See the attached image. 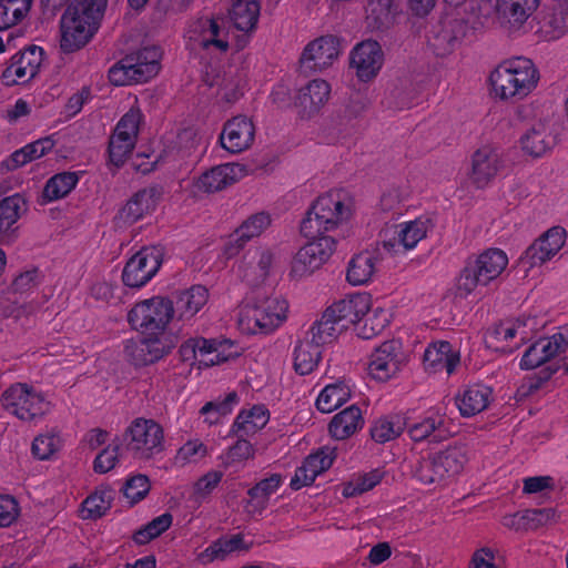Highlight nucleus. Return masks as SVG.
<instances>
[{"instance_id":"obj_22","label":"nucleus","mask_w":568,"mask_h":568,"mask_svg":"<svg viewBox=\"0 0 568 568\" xmlns=\"http://www.w3.org/2000/svg\"><path fill=\"white\" fill-rule=\"evenodd\" d=\"M503 168L498 150L491 145L479 148L471 156L470 180L477 189L487 186Z\"/></svg>"},{"instance_id":"obj_57","label":"nucleus","mask_w":568,"mask_h":568,"mask_svg":"<svg viewBox=\"0 0 568 568\" xmlns=\"http://www.w3.org/2000/svg\"><path fill=\"white\" fill-rule=\"evenodd\" d=\"M33 77L21 67L19 61H16L14 55L10 59V62L1 73V81L7 87L26 83Z\"/></svg>"},{"instance_id":"obj_63","label":"nucleus","mask_w":568,"mask_h":568,"mask_svg":"<svg viewBox=\"0 0 568 568\" xmlns=\"http://www.w3.org/2000/svg\"><path fill=\"white\" fill-rule=\"evenodd\" d=\"M143 114L140 111V109L131 108L126 113H124L119 122L116 123V126H119V130L126 131L130 135H135V139L138 140L140 126L143 122Z\"/></svg>"},{"instance_id":"obj_53","label":"nucleus","mask_w":568,"mask_h":568,"mask_svg":"<svg viewBox=\"0 0 568 568\" xmlns=\"http://www.w3.org/2000/svg\"><path fill=\"white\" fill-rule=\"evenodd\" d=\"M13 55L16 61H19L29 75H32L33 78L37 75L43 59V49L41 47L31 45Z\"/></svg>"},{"instance_id":"obj_16","label":"nucleus","mask_w":568,"mask_h":568,"mask_svg":"<svg viewBox=\"0 0 568 568\" xmlns=\"http://www.w3.org/2000/svg\"><path fill=\"white\" fill-rule=\"evenodd\" d=\"M433 227L434 223L428 216H419L412 221L402 222L396 225L393 237L383 240V248L392 255L410 251L427 236Z\"/></svg>"},{"instance_id":"obj_11","label":"nucleus","mask_w":568,"mask_h":568,"mask_svg":"<svg viewBox=\"0 0 568 568\" xmlns=\"http://www.w3.org/2000/svg\"><path fill=\"white\" fill-rule=\"evenodd\" d=\"M163 262V252L158 246H144L132 255L122 271V283L130 288L145 286L159 272Z\"/></svg>"},{"instance_id":"obj_52","label":"nucleus","mask_w":568,"mask_h":568,"mask_svg":"<svg viewBox=\"0 0 568 568\" xmlns=\"http://www.w3.org/2000/svg\"><path fill=\"white\" fill-rule=\"evenodd\" d=\"M545 363L564 353L568 346V338L560 332L537 341Z\"/></svg>"},{"instance_id":"obj_4","label":"nucleus","mask_w":568,"mask_h":568,"mask_svg":"<svg viewBox=\"0 0 568 568\" xmlns=\"http://www.w3.org/2000/svg\"><path fill=\"white\" fill-rule=\"evenodd\" d=\"M467 462L466 448L450 445L427 457H422L414 466L413 475L424 485L442 484L458 476Z\"/></svg>"},{"instance_id":"obj_30","label":"nucleus","mask_w":568,"mask_h":568,"mask_svg":"<svg viewBox=\"0 0 568 568\" xmlns=\"http://www.w3.org/2000/svg\"><path fill=\"white\" fill-rule=\"evenodd\" d=\"M194 341L199 353V368L219 365L237 355L236 351H231L234 345L230 339L195 337Z\"/></svg>"},{"instance_id":"obj_29","label":"nucleus","mask_w":568,"mask_h":568,"mask_svg":"<svg viewBox=\"0 0 568 568\" xmlns=\"http://www.w3.org/2000/svg\"><path fill=\"white\" fill-rule=\"evenodd\" d=\"M243 174L244 166L241 164H220L203 172L196 181V187L206 193L217 192L239 181Z\"/></svg>"},{"instance_id":"obj_59","label":"nucleus","mask_w":568,"mask_h":568,"mask_svg":"<svg viewBox=\"0 0 568 568\" xmlns=\"http://www.w3.org/2000/svg\"><path fill=\"white\" fill-rule=\"evenodd\" d=\"M334 459L335 452L326 447L320 448L305 458L307 465L317 476L327 470L333 465Z\"/></svg>"},{"instance_id":"obj_24","label":"nucleus","mask_w":568,"mask_h":568,"mask_svg":"<svg viewBox=\"0 0 568 568\" xmlns=\"http://www.w3.org/2000/svg\"><path fill=\"white\" fill-rule=\"evenodd\" d=\"M337 324L344 329L361 322L371 310V295L356 293L346 296L327 307Z\"/></svg>"},{"instance_id":"obj_12","label":"nucleus","mask_w":568,"mask_h":568,"mask_svg":"<svg viewBox=\"0 0 568 568\" xmlns=\"http://www.w3.org/2000/svg\"><path fill=\"white\" fill-rule=\"evenodd\" d=\"M178 344V337L141 335L123 342L125 358L134 366L142 367L159 362L169 355Z\"/></svg>"},{"instance_id":"obj_18","label":"nucleus","mask_w":568,"mask_h":568,"mask_svg":"<svg viewBox=\"0 0 568 568\" xmlns=\"http://www.w3.org/2000/svg\"><path fill=\"white\" fill-rule=\"evenodd\" d=\"M351 67L355 69L361 81L374 79L384 63V53L381 44L375 40H365L357 43L349 54Z\"/></svg>"},{"instance_id":"obj_9","label":"nucleus","mask_w":568,"mask_h":568,"mask_svg":"<svg viewBox=\"0 0 568 568\" xmlns=\"http://www.w3.org/2000/svg\"><path fill=\"white\" fill-rule=\"evenodd\" d=\"M187 39L193 51L222 54L229 50V30L220 17H201L187 29Z\"/></svg>"},{"instance_id":"obj_19","label":"nucleus","mask_w":568,"mask_h":568,"mask_svg":"<svg viewBox=\"0 0 568 568\" xmlns=\"http://www.w3.org/2000/svg\"><path fill=\"white\" fill-rule=\"evenodd\" d=\"M255 138L253 121L246 115H236L227 120L219 136L221 146L232 154L247 150Z\"/></svg>"},{"instance_id":"obj_17","label":"nucleus","mask_w":568,"mask_h":568,"mask_svg":"<svg viewBox=\"0 0 568 568\" xmlns=\"http://www.w3.org/2000/svg\"><path fill=\"white\" fill-rule=\"evenodd\" d=\"M339 54V40L328 34L308 42L300 57L301 68L306 71H323L331 67Z\"/></svg>"},{"instance_id":"obj_51","label":"nucleus","mask_w":568,"mask_h":568,"mask_svg":"<svg viewBox=\"0 0 568 568\" xmlns=\"http://www.w3.org/2000/svg\"><path fill=\"white\" fill-rule=\"evenodd\" d=\"M149 477L138 474L128 478L122 487L124 497L133 505L145 498L150 491Z\"/></svg>"},{"instance_id":"obj_31","label":"nucleus","mask_w":568,"mask_h":568,"mask_svg":"<svg viewBox=\"0 0 568 568\" xmlns=\"http://www.w3.org/2000/svg\"><path fill=\"white\" fill-rule=\"evenodd\" d=\"M250 546L242 534L220 537L196 555V561L206 566L216 560H225L233 552L246 551Z\"/></svg>"},{"instance_id":"obj_35","label":"nucleus","mask_w":568,"mask_h":568,"mask_svg":"<svg viewBox=\"0 0 568 568\" xmlns=\"http://www.w3.org/2000/svg\"><path fill=\"white\" fill-rule=\"evenodd\" d=\"M83 171H62L49 178L42 190L44 203H51L67 197L79 184Z\"/></svg>"},{"instance_id":"obj_15","label":"nucleus","mask_w":568,"mask_h":568,"mask_svg":"<svg viewBox=\"0 0 568 568\" xmlns=\"http://www.w3.org/2000/svg\"><path fill=\"white\" fill-rule=\"evenodd\" d=\"M100 21L71 10L69 7L61 19V42L63 52L70 53L84 47L98 31Z\"/></svg>"},{"instance_id":"obj_41","label":"nucleus","mask_w":568,"mask_h":568,"mask_svg":"<svg viewBox=\"0 0 568 568\" xmlns=\"http://www.w3.org/2000/svg\"><path fill=\"white\" fill-rule=\"evenodd\" d=\"M260 10L258 0H234L230 18L237 30L251 32L256 28Z\"/></svg>"},{"instance_id":"obj_37","label":"nucleus","mask_w":568,"mask_h":568,"mask_svg":"<svg viewBox=\"0 0 568 568\" xmlns=\"http://www.w3.org/2000/svg\"><path fill=\"white\" fill-rule=\"evenodd\" d=\"M540 0H497L496 10L500 19L511 27H521L538 8Z\"/></svg>"},{"instance_id":"obj_13","label":"nucleus","mask_w":568,"mask_h":568,"mask_svg":"<svg viewBox=\"0 0 568 568\" xmlns=\"http://www.w3.org/2000/svg\"><path fill=\"white\" fill-rule=\"evenodd\" d=\"M302 246L292 261L291 275L302 277L313 273L328 261L336 248V241L328 235H315Z\"/></svg>"},{"instance_id":"obj_25","label":"nucleus","mask_w":568,"mask_h":568,"mask_svg":"<svg viewBox=\"0 0 568 568\" xmlns=\"http://www.w3.org/2000/svg\"><path fill=\"white\" fill-rule=\"evenodd\" d=\"M271 216L266 212H258L248 216L230 235L224 247V254L230 258L235 256L247 242L260 236L270 225Z\"/></svg>"},{"instance_id":"obj_61","label":"nucleus","mask_w":568,"mask_h":568,"mask_svg":"<svg viewBox=\"0 0 568 568\" xmlns=\"http://www.w3.org/2000/svg\"><path fill=\"white\" fill-rule=\"evenodd\" d=\"M119 458V446L103 448L93 460V469L98 474H105L114 468Z\"/></svg>"},{"instance_id":"obj_56","label":"nucleus","mask_w":568,"mask_h":568,"mask_svg":"<svg viewBox=\"0 0 568 568\" xmlns=\"http://www.w3.org/2000/svg\"><path fill=\"white\" fill-rule=\"evenodd\" d=\"M58 442L59 440L55 435H38L32 442L31 453L38 459H48L57 452Z\"/></svg>"},{"instance_id":"obj_49","label":"nucleus","mask_w":568,"mask_h":568,"mask_svg":"<svg viewBox=\"0 0 568 568\" xmlns=\"http://www.w3.org/2000/svg\"><path fill=\"white\" fill-rule=\"evenodd\" d=\"M237 400V394L231 392L223 399L205 403L200 409V414L204 416V420L210 425L216 424L221 417L231 414Z\"/></svg>"},{"instance_id":"obj_1","label":"nucleus","mask_w":568,"mask_h":568,"mask_svg":"<svg viewBox=\"0 0 568 568\" xmlns=\"http://www.w3.org/2000/svg\"><path fill=\"white\" fill-rule=\"evenodd\" d=\"M538 80L537 68L530 59L524 57L501 62L489 75L493 91L501 100L528 95Z\"/></svg>"},{"instance_id":"obj_7","label":"nucleus","mask_w":568,"mask_h":568,"mask_svg":"<svg viewBox=\"0 0 568 568\" xmlns=\"http://www.w3.org/2000/svg\"><path fill=\"white\" fill-rule=\"evenodd\" d=\"M161 49L156 45L143 47L119 62L110 70V80L116 85L131 82H146L160 71Z\"/></svg>"},{"instance_id":"obj_32","label":"nucleus","mask_w":568,"mask_h":568,"mask_svg":"<svg viewBox=\"0 0 568 568\" xmlns=\"http://www.w3.org/2000/svg\"><path fill=\"white\" fill-rule=\"evenodd\" d=\"M556 135L542 122L534 124L520 138L524 153L532 158H541L556 145Z\"/></svg>"},{"instance_id":"obj_39","label":"nucleus","mask_w":568,"mask_h":568,"mask_svg":"<svg viewBox=\"0 0 568 568\" xmlns=\"http://www.w3.org/2000/svg\"><path fill=\"white\" fill-rule=\"evenodd\" d=\"M270 420V412L263 404L252 406L250 409H243L233 422L232 429L239 436H247L264 428Z\"/></svg>"},{"instance_id":"obj_34","label":"nucleus","mask_w":568,"mask_h":568,"mask_svg":"<svg viewBox=\"0 0 568 568\" xmlns=\"http://www.w3.org/2000/svg\"><path fill=\"white\" fill-rule=\"evenodd\" d=\"M283 480L281 474H271L252 486L247 490L248 499L245 505L247 511L262 515L268 506L271 496L280 489Z\"/></svg>"},{"instance_id":"obj_5","label":"nucleus","mask_w":568,"mask_h":568,"mask_svg":"<svg viewBox=\"0 0 568 568\" xmlns=\"http://www.w3.org/2000/svg\"><path fill=\"white\" fill-rule=\"evenodd\" d=\"M349 215L338 192H328L318 196L301 222V234L305 237L324 235L335 230Z\"/></svg>"},{"instance_id":"obj_33","label":"nucleus","mask_w":568,"mask_h":568,"mask_svg":"<svg viewBox=\"0 0 568 568\" xmlns=\"http://www.w3.org/2000/svg\"><path fill=\"white\" fill-rule=\"evenodd\" d=\"M364 424L362 409L351 405L333 416L328 424V433L334 439L344 440L361 430Z\"/></svg>"},{"instance_id":"obj_26","label":"nucleus","mask_w":568,"mask_h":568,"mask_svg":"<svg viewBox=\"0 0 568 568\" xmlns=\"http://www.w3.org/2000/svg\"><path fill=\"white\" fill-rule=\"evenodd\" d=\"M162 196V187L152 185L135 192L120 210L119 217L124 224H134L153 211Z\"/></svg>"},{"instance_id":"obj_40","label":"nucleus","mask_w":568,"mask_h":568,"mask_svg":"<svg viewBox=\"0 0 568 568\" xmlns=\"http://www.w3.org/2000/svg\"><path fill=\"white\" fill-rule=\"evenodd\" d=\"M115 491L106 485L95 488L83 501L81 507V517L83 519H99L103 517L111 508Z\"/></svg>"},{"instance_id":"obj_43","label":"nucleus","mask_w":568,"mask_h":568,"mask_svg":"<svg viewBox=\"0 0 568 568\" xmlns=\"http://www.w3.org/2000/svg\"><path fill=\"white\" fill-rule=\"evenodd\" d=\"M209 291L203 285H193L183 291L176 301V308L182 320H189L207 303Z\"/></svg>"},{"instance_id":"obj_47","label":"nucleus","mask_w":568,"mask_h":568,"mask_svg":"<svg viewBox=\"0 0 568 568\" xmlns=\"http://www.w3.org/2000/svg\"><path fill=\"white\" fill-rule=\"evenodd\" d=\"M32 0H0V31L18 24L29 12Z\"/></svg>"},{"instance_id":"obj_42","label":"nucleus","mask_w":568,"mask_h":568,"mask_svg":"<svg viewBox=\"0 0 568 568\" xmlns=\"http://www.w3.org/2000/svg\"><path fill=\"white\" fill-rule=\"evenodd\" d=\"M343 331L344 328L337 324L334 315L326 308L321 318L312 324L307 336L323 348V346L333 343Z\"/></svg>"},{"instance_id":"obj_10","label":"nucleus","mask_w":568,"mask_h":568,"mask_svg":"<svg viewBox=\"0 0 568 568\" xmlns=\"http://www.w3.org/2000/svg\"><path fill=\"white\" fill-rule=\"evenodd\" d=\"M1 403L8 413L24 422L41 417L49 409L43 394L26 383L9 386L1 395Z\"/></svg>"},{"instance_id":"obj_2","label":"nucleus","mask_w":568,"mask_h":568,"mask_svg":"<svg viewBox=\"0 0 568 568\" xmlns=\"http://www.w3.org/2000/svg\"><path fill=\"white\" fill-rule=\"evenodd\" d=\"M508 265V256L500 248H487L476 256H469L457 277V290L469 296L478 287L488 286L497 280Z\"/></svg>"},{"instance_id":"obj_48","label":"nucleus","mask_w":568,"mask_h":568,"mask_svg":"<svg viewBox=\"0 0 568 568\" xmlns=\"http://www.w3.org/2000/svg\"><path fill=\"white\" fill-rule=\"evenodd\" d=\"M253 455L254 449L252 444L246 439L240 438L224 450L219 458L225 469L233 468L234 470H239Z\"/></svg>"},{"instance_id":"obj_38","label":"nucleus","mask_w":568,"mask_h":568,"mask_svg":"<svg viewBox=\"0 0 568 568\" xmlns=\"http://www.w3.org/2000/svg\"><path fill=\"white\" fill-rule=\"evenodd\" d=\"M322 349L308 336L298 341L293 349L294 371L302 376L313 373L322 359Z\"/></svg>"},{"instance_id":"obj_54","label":"nucleus","mask_w":568,"mask_h":568,"mask_svg":"<svg viewBox=\"0 0 568 568\" xmlns=\"http://www.w3.org/2000/svg\"><path fill=\"white\" fill-rule=\"evenodd\" d=\"M389 324V316L386 311L377 308L365 321L364 327L358 334L364 339H369L382 333Z\"/></svg>"},{"instance_id":"obj_46","label":"nucleus","mask_w":568,"mask_h":568,"mask_svg":"<svg viewBox=\"0 0 568 568\" xmlns=\"http://www.w3.org/2000/svg\"><path fill=\"white\" fill-rule=\"evenodd\" d=\"M27 210L22 195L16 193L0 201V234L9 231Z\"/></svg>"},{"instance_id":"obj_62","label":"nucleus","mask_w":568,"mask_h":568,"mask_svg":"<svg viewBox=\"0 0 568 568\" xmlns=\"http://www.w3.org/2000/svg\"><path fill=\"white\" fill-rule=\"evenodd\" d=\"M223 474L219 470H211L204 474L194 485V493L197 498L207 497L221 483Z\"/></svg>"},{"instance_id":"obj_21","label":"nucleus","mask_w":568,"mask_h":568,"mask_svg":"<svg viewBox=\"0 0 568 568\" xmlns=\"http://www.w3.org/2000/svg\"><path fill=\"white\" fill-rule=\"evenodd\" d=\"M566 231L561 226H554L537 239L524 253L523 260L534 267L550 261L564 246Z\"/></svg>"},{"instance_id":"obj_44","label":"nucleus","mask_w":568,"mask_h":568,"mask_svg":"<svg viewBox=\"0 0 568 568\" xmlns=\"http://www.w3.org/2000/svg\"><path fill=\"white\" fill-rule=\"evenodd\" d=\"M404 423L399 416H383L375 419L369 427L371 438L377 444H385L399 437Z\"/></svg>"},{"instance_id":"obj_28","label":"nucleus","mask_w":568,"mask_h":568,"mask_svg":"<svg viewBox=\"0 0 568 568\" xmlns=\"http://www.w3.org/2000/svg\"><path fill=\"white\" fill-rule=\"evenodd\" d=\"M460 363V354L447 341L430 343L424 353V366L429 373L446 372L452 375Z\"/></svg>"},{"instance_id":"obj_6","label":"nucleus","mask_w":568,"mask_h":568,"mask_svg":"<svg viewBox=\"0 0 568 568\" xmlns=\"http://www.w3.org/2000/svg\"><path fill=\"white\" fill-rule=\"evenodd\" d=\"M122 445L136 460H150L164 450L163 427L151 418H134L123 433Z\"/></svg>"},{"instance_id":"obj_55","label":"nucleus","mask_w":568,"mask_h":568,"mask_svg":"<svg viewBox=\"0 0 568 568\" xmlns=\"http://www.w3.org/2000/svg\"><path fill=\"white\" fill-rule=\"evenodd\" d=\"M381 480L382 473L378 469L372 470L361 476L355 484H348L344 487L343 495L345 497L361 495L373 489L381 483Z\"/></svg>"},{"instance_id":"obj_50","label":"nucleus","mask_w":568,"mask_h":568,"mask_svg":"<svg viewBox=\"0 0 568 568\" xmlns=\"http://www.w3.org/2000/svg\"><path fill=\"white\" fill-rule=\"evenodd\" d=\"M368 19L378 29L387 28L393 23L397 13V6L394 0H369L367 4Z\"/></svg>"},{"instance_id":"obj_23","label":"nucleus","mask_w":568,"mask_h":568,"mask_svg":"<svg viewBox=\"0 0 568 568\" xmlns=\"http://www.w3.org/2000/svg\"><path fill=\"white\" fill-rule=\"evenodd\" d=\"M329 95V83L323 79H313L297 90L294 104L300 109L301 116L308 119L320 112Z\"/></svg>"},{"instance_id":"obj_36","label":"nucleus","mask_w":568,"mask_h":568,"mask_svg":"<svg viewBox=\"0 0 568 568\" xmlns=\"http://www.w3.org/2000/svg\"><path fill=\"white\" fill-rule=\"evenodd\" d=\"M378 255L375 251H363L355 254L348 262L346 280L353 286L367 284L375 271Z\"/></svg>"},{"instance_id":"obj_3","label":"nucleus","mask_w":568,"mask_h":568,"mask_svg":"<svg viewBox=\"0 0 568 568\" xmlns=\"http://www.w3.org/2000/svg\"><path fill=\"white\" fill-rule=\"evenodd\" d=\"M174 313V304L169 297L152 296L133 305L128 313V322L141 335L176 337L168 331Z\"/></svg>"},{"instance_id":"obj_45","label":"nucleus","mask_w":568,"mask_h":568,"mask_svg":"<svg viewBox=\"0 0 568 568\" xmlns=\"http://www.w3.org/2000/svg\"><path fill=\"white\" fill-rule=\"evenodd\" d=\"M349 397V388L344 383L326 385L318 394L315 405L322 413H332Z\"/></svg>"},{"instance_id":"obj_20","label":"nucleus","mask_w":568,"mask_h":568,"mask_svg":"<svg viewBox=\"0 0 568 568\" xmlns=\"http://www.w3.org/2000/svg\"><path fill=\"white\" fill-rule=\"evenodd\" d=\"M400 344L395 341H386L371 354L367 371L369 376L378 382H386L398 371L402 363Z\"/></svg>"},{"instance_id":"obj_64","label":"nucleus","mask_w":568,"mask_h":568,"mask_svg":"<svg viewBox=\"0 0 568 568\" xmlns=\"http://www.w3.org/2000/svg\"><path fill=\"white\" fill-rule=\"evenodd\" d=\"M19 516V505L9 495H0V527H9Z\"/></svg>"},{"instance_id":"obj_58","label":"nucleus","mask_w":568,"mask_h":568,"mask_svg":"<svg viewBox=\"0 0 568 568\" xmlns=\"http://www.w3.org/2000/svg\"><path fill=\"white\" fill-rule=\"evenodd\" d=\"M133 150V144H128L118 140V136L111 135L108 146L110 163L115 168L122 166Z\"/></svg>"},{"instance_id":"obj_60","label":"nucleus","mask_w":568,"mask_h":568,"mask_svg":"<svg viewBox=\"0 0 568 568\" xmlns=\"http://www.w3.org/2000/svg\"><path fill=\"white\" fill-rule=\"evenodd\" d=\"M467 24L463 20H454L445 27L438 36V39H443L447 42V47L444 51H452L456 44L465 37Z\"/></svg>"},{"instance_id":"obj_27","label":"nucleus","mask_w":568,"mask_h":568,"mask_svg":"<svg viewBox=\"0 0 568 568\" xmlns=\"http://www.w3.org/2000/svg\"><path fill=\"white\" fill-rule=\"evenodd\" d=\"M456 405L463 417H473L484 412L494 400V389L484 383L464 386L456 395Z\"/></svg>"},{"instance_id":"obj_14","label":"nucleus","mask_w":568,"mask_h":568,"mask_svg":"<svg viewBox=\"0 0 568 568\" xmlns=\"http://www.w3.org/2000/svg\"><path fill=\"white\" fill-rule=\"evenodd\" d=\"M407 435L415 443H442L450 435V419L440 406L430 407L406 427Z\"/></svg>"},{"instance_id":"obj_8","label":"nucleus","mask_w":568,"mask_h":568,"mask_svg":"<svg viewBox=\"0 0 568 568\" xmlns=\"http://www.w3.org/2000/svg\"><path fill=\"white\" fill-rule=\"evenodd\" d=\"M287 310V302L276 296L257 305H246L240 312L239 328L250 335L268 334L286 320Z\"/></svg>"}]
</instances>
